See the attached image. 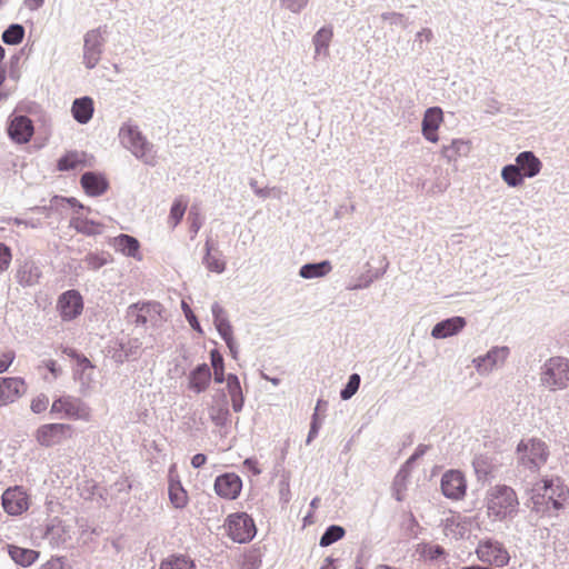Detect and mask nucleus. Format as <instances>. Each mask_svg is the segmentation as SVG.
I'll return each mask as SVG.
<instances>
[{
  "instance_id": "1",
  "label": "nucleus",
  "mask_w": 569,
  "mask_h": 569,
  "mask_svg": "<svg viewBox=\"0 0 569 569\" xmlns=\"http://www.w3.org/2000/svg\"><path fill=\"white\" fill-rule=\"evenodd\" d=\"M519 500L516 491L507 485H497L488 491V515L495 520H505L518 512Z\"/></svg>"
},
{
  "instance_id": "2",
  "label": "nucleus",
  "mask_w": 569,
  "mask_h": 569,
  "mask_svg": "<svg viewBox=\"0 0 569 569\" xmlns=\"http://www.w3.org/2000/svg\"><path fill=\"white\" fill-rule=\"evenodd\" d=\"M549 449L545 441L537 438L522 439L517 446L518 465L537 472L547 462Z\"/></svg>"
},
{
  "instance_id": "3",
  "label": "nucleus",
  "mask_w": 569,
  "mask_h": 569,
  "mask_svg": "<svg viewBox=\"0 0 569 569\" xmlns=\"http://www.w3.org/2000/svg\"><path fill=\"white\" fill-rule=\"evenodd\" d=\"M540 383L550 391L566 389L569 386V359L549 358L541 367Z\"/></svg>"
},
{
  "instance_id": "4",
  "label": "nucleus",
  "mask_w": 569,
  "mask_h": 569,
  "mask_svg": "<svg viewBox=\"0 0 569 569\" xmlns=\"http://www.w3.org/2000/svg\"><path fill=\"white\" fill-rule=\"evenodd\" d=\"M107 27L100 26L87 31L83 36L82 63L89 70L101 60L106 44Z\"/></svg>"
},
{
  "instance_id": "5",
  "label": "nucleus",
  "mask_w": 569,
  "mask_h": 569,
  "mask_svg": "<svg viewBox=\"0 0 569 569\" xmlns=\"http://www.w3.org/2000/svg\"><path fill=\"white\" fill-rule=\"evenodd\" d=\"M224 526L227 527L228 536L238 543L250 542L257 533L253 519L246 512L229 515Z\"/></svg>"
},
{
  "instance_id": "6",
  "label": "nucleus",
  "mask_w": 569,
  "mask_h": 569,
  "mask_svg": "<svg viewBox=\"0 0 569 569\" xmlns=\"http://www.w3.org/2000/svg\"><path fill=\"white\" fill-rule=\"evenodd\" d=\"M119 137L122 144L128 148L136 158L142 159L146 163H150L152 156L149 153L152 146L142 136L137 126L129 123L123 124L120 128Z\"/></svg>"
},
{
  "instance_id": "7",
  "label": "nucleus",
  "mask_w": 569,
  "mask_h": 569,
  "mask_svg": "<svg viewBox=\"0 0 569 569\" xmlns=\"http://www.w3.org/2000/svg\"><path fill=\"white\" fill-rule=\"evenodd\" d=\"M476 555L481 562L499 568L507 566L510 561L509 552L503 545L491 538L478 542Z\"/></svg>"
},
{
  "instance_id": "8",
  "label": "nucleus",
  "mask_w": 569,
  "mask_h": 569,
  "mask_svg": "<svg viewBox=\"0 0 569 569\" xmlns=\"http://www.w3.org/2000/svg\"><path fill=\"white\" fill-rule=\"evenodd\" d=\"M63 412L67 418L88 420L89 407L79 398L62 396L57 398L51 406V413Z\"/></svg>"
},
{
  "instance_id": "9",
  "label": "nucleus",
  "mask_w": 569,
  "mask_h": 569,
  "mask_svg": "<svg viewBox=\"0 0 569 569\" xmlns=\"http://www.w3.org/2000/svg\"><path fill=\"white\" fill-rule=\"evenodd\" d=\"M57 309L63 321H72L78 318L83 310V299L76 289H69L61 293L57 301Z\"/></svg>"
},
{
  "instance_id": "10",
  "label": "nucleus",
  "mask_w": 569,
  "mask_h": 569,
  "mask_svg": "<svg viewBox=\"0 0 569 569\" xmlns=\"http://www.w3.org/2000/svg\"><path fill=\"white\" fill-rule=\"evenodd\" d=\"M539 486H546V495L551 502L555 513L565 508L569 499V489L559 477L543 478L537 481Z\"/></svg>"
},
{
  "instance_id": "11",
  "label": "nucleus",
  "mask_w": 569,
  "mask_h": 569,
  "mask_svg": "<svg viewBox=\"0 0 569 569\" xmlns=\"http://www.w3.org/2000/svg\"><path fill=\"white\" fill-rule=\"evenodd\" d=\"M440 487L446 498L460 500L466 495L467 481L461 471L452 469L442 475Z\"/></svg>"
},
{
  "instance_id": "12",
  "label": "nucleus",
  "mask_w": 569,
  "mask_h": 569,
  "mask_svg": "<svg viewBox=\"0 0 569 569\" xmlns=\"http://www.w3.org/2000/svg\"><path fill=\"white\" fill-rule=\"evenodd\" d=\"M70 436V425L47 423L38 428L36 439L42 447H52Z\"/></svg>"
},
{
  "instance_id": "13",
  "label": "nucleus",
  "mask_w": 569,
  "mask_h": 569,
  "mask_svg": "<svg viewBox=\"0 0 569 569\" xmlns=\"http://www.w3.org/2000/svg\"><path fill=\"white\" fill-rule=\"evenodd\" d=\"M7 133L14 143L24 144L31 140L34 127L27 116H14L8 122Z\"/></svg>"
},
{
  "instance_id": "14",
  "label": "nucleus",
  "mask_w": 569,
  "mask_h": 569,
  "mask_svg": "<svg viewBox=\"0 0 569 569\" xmlns=\"http://www.w3.org/2000/svg\"><path fill=\"white\" fill-rule=\"evenodd\" d=\"M1 502L4 511L11 516H19L28 509V497L21 487L6 489Z\"/></svg>"
},
{
  "instance_id": "15",
  "label": "nucleus",
  "mask_w": 569,
  "mask_h": 569,
  "mask_svg": "<svg viewBox=\"0 0 569 569\" xmlns=\"http://www.w3.org/2000/svg\"><path fill=\"white\" fill-rule=\"evenodd\" d=\"M546 488V486H539L536 482L528 491L529 499L527 501V507L531 510V512L538 515L539 517L557 516V513H555L551 508V502L547 498Z\"/></svg>"
},
{
  "instance_id": "16",
  "label": "nucleus",
  "mask_w": 569,
  "mask_h": 569,
  "mask_svg": "<svg viewBox=\"0 0 569 569\" xmlns=\"http://www.w3.org/2000/svg\"><path fill=\"white\" fill-rule=\"evenodd\" d=\"M160 312V305L157 302L132 303L127 309V318L136 326H146Z\"/></svg>"
},
{
  "instance_id": "17",
  "label": "nucleus",
  "mask_w": 569,
  "mask_h": 569,
  "mask_svg": "<svg viewBox=\"0 0 569 569\" xmlns=\"http://www.w3.org/2000/svg\"><path fill=\"white\" fill-rule=\"evenodd\" d=\"M213 487L219 497L233 500L241 492L242 481L236 473H223L216 478Z\"/></svg>"
},
{
  "instance_id": "18",
  "label": "nucleus",
  "mask_w": 569,
  "mask_h": 569,
  "mask_svg": "<svg viewBox=\"0 0 569 569\" xmlns=\"http://www.w3.org/2000/svg\"><path fill=\"white\" fill-rule=\"evenodd\" d=\"M26 392V383L19 377L0 378V407L14 402Z\"/></svg>"
},
{
  "instance_id": "19",
  "label": "nucleus",
  "mask_w": 569,
  "mask_h": 569,
  "mask_svg": "<svg viewBox=\"0 0 569 569\" xmlns=\"http://www.w3.org/2000/svg\"><path fill=\"white\" fill-rule=\"evenodd\" d=\"M42 276L40 267L32 259L18 260L16 280L22 287L36 286Z\"/></svg>"
},
{
  "instance_id": "20",
  "label": "nucleus",
  "mask_w": 569,
  "mask_h": 569,
  "mask_svg": "<svg viewBox=\"0 0 569 569\" xmlns=\"http://www.w3.org/2000/svg\"><path fill=\"white\" fill-rule=\"evenodd\" d=\"M508 355L509 349L507 347H493L485 356L473 359V363L478 372L487 373L498 363H502Z\"/></svg>"
},
{
  "instance_id": "21",
  "label": "nucleus",
  "mask_w": 569,
  "mask_h": 569,
  "mask_svg": "<svg viewBox=\"0 0 569 569\" xmlns=\"http://www.w3.org/2000/svg\"><path fill=\"white\" fill-rule=\"evenodd\" d=\"M80 183L84 192L90 197H99L109 188L107 178L102 173L96 171L84 172L80 178Z\"/></svg>"
},
{
  "instance_id": "22",
  "label": "nucleus",
  "mask_w": 569,
  "mask_h": 569,
  "mask_svg": "<svg viewBox=\"0 0 569 569\" xmlns=\"http://www.w3.org/2000/svg\"><path fill=\"white\" fill-rule=\"evenodd\" d=\"M442 110L439 107H430L425 111L422 119V134L430 142L438 141L437 131L442 122Z\"/></svg>"
},
{
  "instance_id": "23",
  "label": "nucleus",
  "mask_w": 569,
  "mask_h": 569,
  "mask_svg": "<svg viewBox=\"0 0 569 569\" xmlns=\"http://www.w3.org/2000/svg\"><path fill=\"white\" fill-rule=\"evenodd\" d=\"M466 319L460 316H455L439 321L431 330V336L435 339H445L457 335L466 326Z\"/></svg>"
},
{
  "instance_id": "24",
  "label": "nucleus",
  "mask_w": 569,
  "mask_h": 569,
  "mask_svg": "<svg viewBox=\"0 0 569 569\" xmlns=\"http://www.w3.org/2000/svg\"><path fill=\"white\" fill-rule=\"evenodd\" d=\"M6 548L11 560L21 567H30L40 557V552L34 549L23 548L12 543L7 545Z\"/></svg>"
},
{
  "instance_id": "25",
  "label": "nucleus",
  "mask_w": 569,
  "mask_h": 569,
  "mask_svg": "<svg viewBox=\"0 0 569 569\" xmlns=\"http://www.w3.org/2000/svg\"><path fill=\"white\" fill-rule=\"evenodd\" d=\"M516 164L526 178L536 177L541 168L542 162L532 151H522L516 157Z\"/></svg>"
},
{
  "instance_id": "26",
  "label": "nucleus",
  "mask_w": 569,
  "mask_h": 569,
  "mask_svg": "<svg viewBox=\"0 0 569 569\" xmlns=\"http://www.w3.org/2000/svg\"><path fill=\"white\" fill-rule=\"evenodd\" d=\"M211 377L210 367L207 363H200L189 373V388L201 393L208 388Z\"/></svg>"
},
{
  "instance_id": "27",
  "label": "nucleus",
  "mask_w": 569,
  "mask_h": 569,
  "mask_svg": "<svg viewBox=\"0 0 569 569\" xmlns=\"http://www.w3.org/2000/svg\"><path fill=\"white\" fill-rule=\"evenodd\" d=\"M93 111V100L88 96L74 99L71 107L74 120L81 124H86L91 120Z\"/></svg>"
},
{
  "instance_id": "28",
  "label": "nucleus",
  "mask_w": 569,
  "mask_h": 569,
  "mask_svg": "<svg viewBox=\"0 0 569 569\" xmlns=\"http://www.w3.org/2000/svg\"><path fill=\"white\" fill-rule=\"evenodd\" d=\"M333 32L331 27L320 28L312 38L315 46V59L327 58L329 56V44Z\"/></svg>"
},
{
  "instance_id": "29",
  "label": "nucleus",
  "mask_w": 569,
  "mask_h": 569,
  "mask_svg": "<svg viewBox=\"0 0 569 569\" xmlns=\"http://www.w3.org/2000/svg\"><path fill=\"white\" fill-rule=\"evenodd\" d=\"M332 269L331 262L329 260H322L319 262H310L301 266L299 270V276L303 279H315L325 277Z\"/></svg>"
},
{
  "instance_id": "30",
  "label": "nucleus",
  "mask_w": 569,
  "mask_h": 569,
  "mask_svg": "<svg viewBox=\"0 0 569 569\" xmlns=\"http://www.w3.org/2000/svg\"><path fill=\"white\" fill-rule=\"evenodd\" d=\"M114 248L128 257L136 258L139 253L140 243L137 238L121 233L114 238Z\"/></svg>"
},
{
  "instance_id": "31",
  "label": "nucleus",
  "mask_w": 569,
  "mask_h": 569,
  "mask_svg": "<svg viewBox=\"0 0 569 569\" xmlns=\"http://www.w3.org/2000/svg\"><path fill=\"white\" fill-rule=\"evenodd\" d=\"M70 227L76 229L77 232L86 236L100 234L102 224L90 219L73 217L70 220Z\"/></svg>"
},
{
  "instance_id": "32",
  "label": "nucleus",
  "mask_w": 569,
  "mask_h": 569,
  "mask_svg": "<svg viewBox=\"0 0 569 569\" xmlns=\"http://www.w3.org/2000/svg\"><path fill=\"white\" fill-rule=\"evenodd\" d=\"M159 569H197L194 561L186 555H171L160 562Z\"/></svg>"
},
{
  "instance_id": "33",
  "label": "nucleus",
  "mask_w": 569,
  "mask_h": 569,
  "mask_svg": "<svg viewBox=\"0 0 569 569\" xmlns=\"http://www.w3.org/2000/svg\"><path fill=\"white\" fill-rule=\"evenodd\" d=\"M501 178L509 187L516 188L523 183L526 177L516 163H509L502 167Z\"/></svg>"
},
{
  "instance_id": "34",
  "label": "nucleus",
  "mask_w": 569,
  "mask_h": 569,
  "mask_svg": "<svg viewBox=\"0 0 569 569\" xmlns=\"http://www.w3.org/2000/svg\"><path fill=\"white\" fill-rule=\"evenodd\" d=\"M469 143L462 139H455L448 146L442 147V154L449 161L455 160L459 156H465L469 152Z\"/></svg>"
},
{
  "instance_id": "35",
  "label": "nucleus",
  "mask_w": 569,
  "mask_h": 569,
  "mask_svg": "<svg viewBox=\"0 0 569 569\" xmlns=\"http://www.w3.org/2000/svg\"><path fill=\"white\" fill-rule=\"evenodd\" d=\"M84 153L78 151H68L57 163L59 171H69L76 169L79 164H83Z\"/></svg>"
},
{
  "instance_id": "36",
  "label": "nucleus",
  "mask_w": 569,
  "mask_h": 569,
  "mask_svg": "<svg viewBox=\"0 0 569 569\" xmlns=\"http://www.w3.org/2000/svg\"><path fill=\"white\" fill-rule=\"evenodd\" d=\"M346 535L343 527L339 525H330L326 528L325 532L320 537L319 545L321 547H329L338 540L342 539Z\"/></svg>"
},
{
  "instance_id": "37",
  "label": "nucleus",
  "mask_w": 569,
  "mask_h": 569,
  "mask_svg": "<svg viewBox=\"0 0 569 569\" xmlns=\"http://www.w3.org/2000/svg\"><path fill=\"white\" fill-rule=\"evenodd\" d=\"M23 37L24 27L19 23H12L2 32L1 39L6 44L17 46L23 40Z\"/></svg>"
},
{
  "instance_id": "38",
  "label": "nucleus",
  "mask_w": 569,
  "mask_h": 569,
  "mask_svg": "<svg viewBox=\"0 0 569 569\" xmlns=\"http://www.w3.org/2000/svg\"><path fill=\"white\" fill-rule=\"evenodd\" d=\"M210 362L213 369V379L216 383L224 382L227 376L224 375V361L222 355L217 350L210 351Z\"/></svg>"
},
{
  "instance_id": "39",
  "label": "nucleus",
  "mask_w": 569,
  "mask_h": 569,
  "mask_svg": "<svg viewBox=\"0 0 569 569\" xmlns=\"http://www.w3.org/2000/svg\"><path fill=\"white\" fill-rule=\"evenodd\" d=\"M169 499L174 508L182 509L188 502V496L181 483L171 482L169 487Z\"/></svg>"
},
{
  "instance_id": "40",
  "label": "nucleus",
  "mask_w": 569,
  "mask_h": 569,
  "mask_svg": "<svg viewBox=\"0 0 569 569\" xmlns=\"http://www.w3.org/2000/svg\"><path fill=\"white\" fill-rule=\"evenodd\" d=\"M230 412L227 403L221 406L211 407L210 419L217 427H226L229 422Z\"/></svg>"
},
{
  "instance_id": "41",
  "label": "nucleus",
  "mask_w": 569,
  "mask_h": 569,
  "mask_svg": "<svg viewBox=\"0 0 569 569\" xmlns=\"http://www.w3.org/2000/svg\"><path fill=\"white\" fill-rule=\"evenodd\" d=\"M186 209L187 201H184L182 198H178L173 201L169 214V222L172 224L173 228L177 227L182 220Z\"/></svg>"
},
{
  "instance_id": "42",
  "label": "nucleus",
  "mask_w": 569,
  "mask_h": 569,
  "mask_svg": "<svg viewBox=\"0 0 569 569\" xmlns=\"http://www.w3.org/2000/svg\"><path fill=\"white\" fill-rule=\"evenodd\" d=\"M361 378L358 373H352L349 376L347 383L340 390V398L342 400L351 399L358 391L360 387Z\"/></svg>"
},
{
  "instance_id": "43",
  "label": "nucleus",
  "mask_w": 569,
  "mask_h": 569,
  "mask_svg": "<svg viewBox=\"0 0 569 569\" xmlns=\"http://www.w3.org/2000/svg\"><path fill=\"white\" fill-rule=\"evenodd\" d=\"M203 266L211 272L222 273L226 270V262L213 256H203Z\"/></svg>"
},
{
  "instance_id": "44",
  "label": "nucleus",
  "mask_w": 569,
  "mask_h": 569,
  "mask_svg": "<svg viewBox=\"0 0 569 569\" xmlns=\"http://www.w3.org/2000/svg\"><path fill=\"white\" fill-rule=\"evenodd\" d=\"M84 263L91 270H99L101 267L108 263L107 257L103 254H98L96 252H89L84 259Z\"/></svg>"
},
{
  "instance_id": "45",
  "label": "nucleus",
  "mask_w": 569,
  "mask_h": 569,
  "mask_svg": "<svg viewBox=\"0 0 569 569\" xmlns=\"http://www.w3.org/2000/svg\"><path fill=\"white\" fill-rule=\"evenodd\" d=\"M224 381H227V389L229 391L230 398H234L236 396H242L240 380L237 375L229 373Z\"/></svg>"
},
{
  "instance_id": "46",
  "label": "nucleus",
  "mask_w": 569,
  "mask_h": 569,
  "mask_svg": "<svg viewBox=\"0 0 569 569\" xmlns=\"http://www.w3.org/2000/svg\"><path fill=\"white\" fill-rule=\"evenodd\" d=\"M310 0H280L281 6L292 13H300Z\"/></svg>"
},
{
  "instance_id": "47",
  "label": "nucleus",
  "mask_w": 569,
  "mask_h": 569,
  "mask_svg": "<svg viewBox=\"0 0 569 569\" xmlns=\"http://www.w3.org/2000/svg\"><path fill=\"white\" fill-rule=\"evenodd\" d=\"M12 260L11 249L3 242H0V272L6 271Z\"/></svg>"
},
{
  "instance_id": "48",
  "label": "nucleus",
  "mask_w": 569,
  "mask_h": 569,
  "mask_svg": "<svg viewBox=\"0 0 569 569\" xmlns=\"http://www.w3.org/2000/svg\"><path fill=\"white\" fill-rule=\"evenodd\" d=\"M211 313L214 327H221L222 323L229 322L228 318L226 317L224 309L218 302H214L211 306Z\"/></svg>"
},
{
  "instance_id": "49",
  "label": "nucleus",
  "mask_w": 569,
  "mask_h": 569,
  "mask_svg": "<svg viewBox=\"0 0 569 569\" xmlns=\"http://www.w3.org/2000/svg\"><path fill=\"white\" fill-rule=\"evenodd\" d=\"M413 463H409V459L401 466L395 478V487L402 485L409 477Z\"/></svg>"
},
{
  "instance_id": "50",
  "label": "nucleus",
  "mask_w": 569,
  "mask_h": 569,
  "mask_svg": "<svg viewBox=\"0 0 569 569\" xmlns=\"http://www.w3.org/2000/svg\"><path fill=\"white\" fill-rule=\"evenodd\" d=\"M423 556H426L430 560H436L442 557L446 551L445 548L440 545H426L422 551Z\"/></svg>"
},
{
  "instance_id": "51",
  "label": "nucleus",
  "mask_w": 569,
  "mask_h": 569,
  "mask_svg": "<svg viewBox=\"0 0 569 569\" xmlns=\"http://www.w3.org/2000/svg\"><path fill=\"white\" fill-rule=\"evenodd\" d=\"M182 310L186 316L187 321L189 322L190 327L198 332H202L200 322L196 315L192 312L191 308L186 303L182 302Z\"/></svg>"
},
{
  "instance_id": "52",
  "label": "nucleus",
  "mask_w": 569,
  "mask_h": 569,
  "mask_svg": "<svg viewBox=\"0 0 569 569\" xmlns=\"http://www.w3.org/2000/svg\"><path fill=\"white\" fill-rule=\"evenodd\" d=\"M478 479L486 478L489 473V466L482 457L476 458L472 462Z\"/></svg>"
},
{
  "instance_id": "53",
  "label": "nucleus",
  "mask_w": 569,
  "mask_h": 569,
  "mask_svg": "<svg viewBox=\"0 0 569 569\" xmlns=\"http://www.w3.org/2000/svg\"><path fill=\"white\" fill-rule=\"evenodd\" d=\"M188 219L190 220V232L191 238L193 239L202 226V219L193 209L190 210Z\"/></svg>"
},
{
  "instance_id": "54",
  "label": "nucleus",
  "mask_w": 569,
  "mask_h": 569,
  "mask_svg": "<svg viewBox=\"0 0 569 569\" xmlns=\"http://www.w3.org/2000/svg\"><path fill=\"white\" fill-rule=\"evenodd\" d=\"M74 379L80 382L81 392L90 388L93 381V371H82L74 373Z\"/></svg>"
},
{
  "instance_id": "55",
  "label": "nucleus",
  "mask_w": 569,
  "mask_h": 569,
  "mask_svg": "<svg viewBox=\"0 0 569 569\" xmlns=\"http://www.w3.org/2000/svg\"><path fill=\"white\" fill-rule=\"evenodd\" d=\"M49 403V399L46 395H39L31 401V410L34 413L43 412Z\"/></svg>"
},
{
  "instance_id": "56",
  "label": "nucleus",
  "mask_w": 569,
  "mask_h": 569,
  "mask_svg": "<svg viewBox=\"0 0 569 569\" xmlns=\"http://www.w3.org/2000/svg\"><path fill=\"white\" fill-rule=\"evenodd\" d=\"M381 18L386 21H390L391 24H399L403 28L407 27V19L403 14L398 12H385L381 14Z\"/></svg>"
},
{
  "instance_id": "57",
  "label": "nucleus",
  "mask_w": 569,
  "mask_h": 569,
  "mask_svg": "<svg viewBox=\"0 0 569 569\" xmlns=\"http://www.w3.org/2000/svg\"><path fill=\"white\" fill-rule=\"evenodd\" d=\"M320 427H321V421L319 419V416H317V413H313L312 418H311L308 437L306 440L307 445H309L318 436Z\"/></svg>"
},
{
  "instance_id": "58",
  "label": "nucleus",
  "mask_w": 569,
  "mask_h": 569,
  "mask_svg": "<svg viewBox=\"0 0 569 569\" xmlns=\"http://www.w3.org/2000/svg\"><path fill=\"white\" fill-rule=\"evenodd\" d=\"M62 532V529L60 525H48L44 537L51 542V543H58V539L60 538V533Z\"/></svg>"
},
{
  "instance_id": "59",
  "label": "nucleus",
  "mask_w": 569,
  "mask_h": 569,
  "mask_svg": "<svg viewBox=\"0 0 569 569\" xmlns=\"http://www.w3.org/2000/svg\"><path fill=\"white\" fill-rule=\"evenodd\" d=\"M39 569H68L64 557H51Z\"/></svg>"
},
{
  "instance_id": "60",
  "label": "nucleus",
  "mask_w": 569,
  "mask_h": 569,
  "mask_svg": "<svg viewBox=\"0 0 569 569\" xmlns=\"http://www.w3.org/2000/svg\"><path fill=\"white\" fill-rule=\"evenodd\" d=\"M93 369H94V366L92 365V362L83 355L78 358L74 373L82 372V371H93Z\"/></svg>"
},
{
  "instance_id": "61",
  "label": "nucleus",
  "mask_w": 569,
  "mask_h": 569,
  "mask_svg": "<svg viewBox=\"0 0 569 569\" xmlns=\"http://www.w3.org/2000/svg\"><path fill=\"white\" fill-rule=\"evenodd\" d=\"M216 329L224 342H229L230 340L233 339L232 326L230 321L227 323H222L221 327H216Z\"/></svg>"
},
{
  "instance_id": "62",
  "label": "nucleus",
  "mask_w": 569,
  "mask_h": 569,
  "mask_svg": "<svg viewBox=\"0 0 569 569\" xmlns=\"http://www.w3.org/2000/svg\"><path fill=\"white\" fill-rule=\"evenodd\" d=\"M14 360V352L7 351L0 358V373L6 372Z\"/></svg>"
},
{
  "instance_id": "63",
  "label": "nucleus",
  "mask_w": 569,
  "mask_h": 569,
  "mask_svg": "<svg viewBox=\"0 0 569 569\" xmlns=\"http://www.w3.org/2000/svg\"><path fill=\"white\" fill-rule=\"evenodd\" d=\"M432 31L428 28L422 29L416 34L415 43H419V50H422V42H429L432 39Z\"/></svg>"
},
{
  "instance_id": "64",
  "label": "nucleus",
  "mask_w": 569,
  "mask_h": 569,
  "mask_svg": "<svg viewBox=\"0 0 569 569\" xmlns=\"http://www.w3.org/2000/svg\"><path fill=\"white\" fill-rule=\"evenodd\" d=\"M128 345H129L128 348L122 346V349L126 353V358L137 357V350L140 347L139 340L138 339L130 340Z\"/></svg>"
}]
</instances>
